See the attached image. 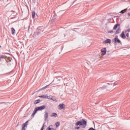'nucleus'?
<instances>
[{"label": "nucleus", "mask_w": 130, "mask_h": 130, "mask_svg": "<svg viewBox=\"0 0 130 130\" xmlns=\"http://www.w3.org/2000/svg\"><path fill=\"white\" fill-rule=\"evenodd\" d=\"M55 125L56 127H58V126L60 125V123L59 122H57L56 123H55Z\"/></svg>", "instance_id": "nucleus-17"}, {"label": "nucleus", "mask_w": 130, "mask_h": 130, "mask_svg": "<svg viewBox=\"0 0 130 130\" xmlns=\"http://www.w3.org/2000/svg\"><path fill=\"white\" fill-rule=\"evenodd\" d=\"M127 32H130V29H127Z\"/></svg>", "instance_id": "nucleus-35"}, {"label": "nucleus", "mask_w": 130, "mask_h": 130, "mask_svg": "<svg viewBox=\"0 0 130 130\" xmlns=\"http://www.w3.org/2000/svg\"><path fill=\"white\" fill-rule=\"evenodd\" d=\"M35 15H36V13H35V12H32V19H34V18H35Z\"/></svg>", "instance_id": "nucleus-19"}, {"label": "nucleus", "mask_w": 130, "mask_h": 130, "mask_svg": "<svg viewBox=\"0 0 130 130\" xmlns=\"http://www.w3.org/2000/svg\"><path fill=\"white\" fill-rule=\"evenodd\" d=\"M121 32V29H120V27L118 28L117 30L116 31L115 34H119Z\"/></svg>", "instance_id": "nucleus-12"}, {"label": "nucleus", "mask_w": 130, "mask_h": 130, "mask_svg": "<svg viewBox=\"0 0 130 130\" xmlns=\"http://www.w3.org/2000/svg\"><path fill=\"white\" fill-rule=\"evenodd\" d=\"M51 116V117H57V114L56 113H52Z\"/></svg>", "instance_id": "nucleus-13"}, {"label": "nucleus", "mask_w": 130, "mask_h": 130, "mask_svg": "<svg viewBox=\"0 0 130 130\" xmlns=\"http://www.w3.org/2000/svg\"><path fill=\"white\" fill-rule=\"evenodd\" d=\"M108 84V85H110V84H109V83H107Z\"/></svg>", "instance_id": "nucleus-38"}, {"label": "nucleus", "mask_w": 130, "mask_h": 130, "mask_svg": "<svg viewBox=\"0 0 130 130\" xmlns=\"http://www.w3.org/2000/svg\"><path fill=\"white\" fill-rule=\"evenodd\" d=\"M104 43H111V40L110 39H107L105 41L103 42Z\"/></svg>", "instance_id": "nucleus-7"}, {"label": "nucleus", "mask_w": 130, "mask_h": 130, "mask_svg": "<svg viewBox=\"0 0 130 130\" xmlns=\"http://www.w3.org/2000/svg\"><path fill=\"white\" fill-rule=\"evenodd\" d=\"M32 2L34 4H35V3L36 2V0H32Z\"/></svg>", "instance_id": "nucleus-33"}, {"label": "nucleus", "mask_w": 130, "mask_h": 130, "mask_svg": "<svg viewBox=\"0 0 130 130\" xmlns=\"http://www.w3.org/2000/svg\"><path fill=\"white\" fill-rule=\"evenodd\" d=\"M41 102V101L40 100H37L35 101L34 104H38V103H40Z\"/></svg>", "instance_id": "nucleus-16"}, {"label": "nucleus", "mask_w": 130, "mask_h": 130, "mask_svg": "<svg viewBox=\"0 0 130 130\" xmlns=\"http://www.w3.org/2000/svg\"><path fill=\"white\" fill-rule=\"evenodd\" d=\"M50 126H51V125H50V126L46 129V130H51V128H50Z\"/></svg>", "instance_id": "nucleus-27"}, {"label": "nucleus", "mask_w": 130, "mask_h": 130, "mask_svg": "<svg viewBox=\"0 0 130 130\" xmlns=\"http://www.w3.org/2000/svg\"><path fill=\"white\" fill-rule=\"evenodd\" d=\"M44 125H43L41 129V130H44Z\"/></svg>", "instance_id": "nucleus-31"}, {"label": "nucleus", "mask_w": 130, "mask_h": 130, "mask_svg": "<svg viewBox=\"0 0 130 130\" xmlns=\"http://www.w3.org/2000/svg\"><path fill=\"white\" fill-rule=\"evenodd\" d=\"M107 51V50H106V48H104L101 49V52H102V54H103V55H105L106 54Z\"/></svg>", "instance_id": "nucleus-5"}, {"label": "nucleus", "mask_w": 130, "mask_h": 130, "mask_svg": "<svg viewBox=\"0 0 130 130\" xmlns=\"http://www.w3.org/2000/svg\"><path fill=\"white\" fill-rule=\"evenodd\" d=\"M75 129H79V128H80V127H79V126H76V127H75Z\"/></svg>", "instance_id": "nucleus-29"}, {"label": "nucleus", "mask_w": 130, "mask_h": 130, "mask_svg": "<svg viewBox=\"0 0 130 130\" xmlns=\"http://www.w3.org/2000/svg\"><path fill=\"white\" fill-rule=\"evenodd\" d=\"M54 20H55V17H53V18L51 20V22H52V23H53V22H54Z\"/></svg>", "instance_id": "nucleus-25"}, {"label": "nucleus", "mask_w": 130, "mask_h": 130, "mask_svg": "<svg viewBox=\"0 0 130 130\" xmlns=\"http://www.w3.org/2000/svg\"><path fill=\"white\" fill-rule=\"evenodd\" d=\"M54 130V129H55L54 128H51V130Z\"/></svg>", "instance_id": "nucleus-36"}, {"label": "nucleus", "mask_w": 130, "mask_h": 130, "mask_svg": "<svg viewBox=\"0 0 130 130\" xmlns=\"http://www.w3.org/2000/svg\"><path fill=\"white\" fill-rule=\"evenodd\" d=\"M47 99H49V100H51V99H52V95L47 96Z\"/></svg>", "instance_id": "nucleus-20"}, {"label": "nucleus", "mask_w": 130, "mask_h": 130, "mask_svg": "<svg viewBox=\"0 0 130 130\" xmlns=\"http://www.w3.org/2000/svg\"><path fill=\"white\" fill-rule=\"evenodd\" d=\"M51 100H52V101H56V99L54 96H52V99H51Z\"/></svg>", "instance_id": "nucleus-23"}, {"label": "nucleus", "mask_w": 130, "mask_h": 130, "mask_svg": "<svg viewBox=\"0 0 130 130\" xmlns=\"http://www.w3.org/2000/svg\"><path fill=\"white\" fill-rule=\"evenodd\" d=\"M126 36L127 37H128V36H129L128 33H127V34H126Z\"/></svg>", "instance_id": "nucleus-34"}, {"label": "nucleus", "mask_w": 130, "mask_h": 130, "mask_svg": "<svg viewBox=\"0 0 130 130\" xmlns=\"http://www.w3.org/2000/svg\"><path fill=\"white\" fill-rule=\"evenodd\" d=\"M0 48H2V46H0Z\"/></svg>", "instance_id": "nucleus-39"}, {"label": "nucleus", "mask_w": 130, "mask_h": 130, "mask_svg": "<svg viewBox=\"0 0 130 130\" xmlns=\"http://www.w3.org/2000/svg\"><path fill=\"white\" fill-rule=\"evenodd\" d=\"M44 117H45V120H47L48 118V113H47V112H45Z\"/></svg>", "instance_id": "nucleus-9"}, {"label": "nucleus", "mask_w": 130, "mask_h": 130, "mask_svg": "<svg viewBox=\"0 0 130 130\" xmlns=\"http://www.w3.org/2000/svg\"><path fill=\"white\" fill-rule=\"evenodd\" d=\"M125 13V10H123L120 12V14H124Z\"/></svg>", "instance_id": "nucleus-22"}, {"label": "nucleus", "mask_w": 130, "mask_h": 130, "mask_svg": "<svg viewBox=\"0 0 130 130\" xmlns=\"http://www.w3.org/2000/svg\"><path fill=\"white\" fill-rule=\"evenodd\" d=\"M120 37L121 38H123V39H125L126 38V37L125 36V35L124 34V32L122 31L120 35Z\"/></svg>", "instance_id": "nucleus-8"}, {"label": "nucleus", "mask_w": 130, "mask_h": 130, "mask_svg": "<svg viewBox=\"0 0 130 130\" xmlns=\"http://www.w3.org/2000/svg\"><path fill=\"white\" fill-rule=\"evenodd\" d=\"M38 111V110H37V108H36L33 112L34 113L36 114V113Z\"/></svg>", "instance_id": "nucleus-24"}, {"label": "nucleus", "mask_w": 130, "mask_h": 130, "mask_svg": "<svg viewBox=\"0 0 130 130\" xmlns=\"http://www.w3.org/2000/svg\"><path fill=\"white\" fill-rule=\"evenodd\" d=\"M75 125H76V126H78L79 125L81 126L82 125V128H85L87 126V121H86L85 119H82V120L77 121L75 123Z\"/></svg>", "instance_id": "nucleus-1"}, {"label": "nucleus", "mask_w": 130, "mask_h": 130, "mask_svg": "<svg viewBox=\"0 0 130 130\" xmlns=\"http://www.w3.org/2000/svg\"><path fill=\"white\" fill-rule=\"evenodd\" d=\"M128 16H130V13H128Z\"/></svg>", "instance_id": "nucleus-37"}, {"label": "nucleus", "mask_w": 130, "mask_h": 130, "mask_svg": "<svg viewBox=\"0 0 130 130\" xmlns=\"http://www.w3.org/2000/svg\"><path fill=\"white\" fill-rule=\"evenodd\" d=\"M104 89H106V86H105L100 88V90H104Z\"/></svg>", "instance_id": "nucleus-21"}, {"label": "nucleus", "mask_w": 130, "mask_h": 130, "mask_svg": "<svg viewBox=\"0 0 130 130\" xmlns=\"http://www.w3.org/2000/svg\"><path fill=\"white\" fill-rule=\"evenodd\" d=\"M35 113H32V114H31V116H32V117H34V116L35 115Z\"/></svg>", "instance_id": "nucleus-30"}, {"label": "nucleus", "mask_w": 130, "mask_h": 130, "mask_svg": "<svg viewBox=\"0 0 130 130\" xmlns=\"http://www.w3.org/2000/svg\"><path fill=\"white\" fill-rule=\"evenodd\" d=\"M108 33H110L111 34H112V33H114V31H113V30H111V31H109Z\"/></svg>", "instance_id": "nucleus-28"}, {"label": "nucleus", "mask_w": 130, "mask_h": 130, "mask_svg": "<svg viewBox=\"0 0 130 130\" xmlns=\"http://www.w3.org/2000/svg\"><path fill=\"white\" fill-rule=\"evenodd\" d=\"M11 34H12V35H14L15 33H16V30H15V28H14V27H12L11 28Z\"/></svg>", "instance_id": "nucleus-10"}, {"label": "nucleus", "mask_w": 130, "mask_h": 130, "mask_svg": "<svg viewBox=\"0 0 130 130\" xmlns=\"http://www.w3.org/2000/svg\"><path fill=\"white\" fill-rule=\"evenodd\" d=\"M2 58H4V59H6V58H7V56L4 55H1L0 56V60H2Z\"/></svg>", "instance_id": "nucleus-15"}, {"label": "nucleus", "mask_w": 130, "mask_h": 130, "mask_svg": "<svg viewBox=\"0 0 130 130\" xmlns=\"http://www.w3.org/2000/svg\"><path fill=\"white\" fill-rule=\"evenodd\" d=\"M118 26H120V24L119 23H117L114 26V27L113 28V30H115L117 28V27H118Z\"/></svg>", "instance_id": "nucleus-11"}, {"label": "nucleus", "mask_w": 130, "mask_h": 130, "mask_svg": "<svg viewBox=\"0 0 130 130\" xmlns=\"http://www.w3.org/2000/svg\"><path fill=\"white\" fill-rule=\"evenodd\" d=\"M3 104V103H0V104Z\"/></svg>", "instance_id": "nucleus-40"}, {"label": "nucleus", "mask_w": 130, "mask_h": 130, "mask_svg": "<svg viewBox=\"0 0 130 130\" xmlns=\"http://www.w3.org/2000/svg\"><path fill=\"white\" fill-rule=\"evenodd\" d=\"M46 107L45 106H42L41 107H37L36 108L38 111H39V110H43V109H45Z\"/></svg>", "instance_id": "nucleus-6"}, {"label": "nucleus", "mask_w": 130, "mask_h": 130, "mask_svg": "<svg viewBox=\"0 0 130 130\" xmlns=\"http://www.w3.org/2000/svg\"><path fill=\"white\" fill-rule=\"evenodd\" d=\"M64 107H66V105H64V104H60L58 105V109L59 110H61V109H63Z\"/></svg>", "instance_id": "nucleus-4"}, {"label": "nucleus", "mask_w": 130, "mask_h": 130, "mask_svg": "<svg viewBox=\"0 0 130 130\" xmlns=\"http://www.w3.org/2000/svg\"><path fill=\"white\" fill-rule=\"evenodd\" d=\"M113 42L115 43H121V42L120 41V40L116 37L114 39V41L113 40Z\"/></svg>", "instance_id": "nucleus-3"}, {"label": "nucleus", "mask_w": 130, "mask_h": 130, "mask_svg": "<svg viewBox=\"0 0 130 130\" xmlns=\"http://www.w3.org/2000/svg\"><path fill=\"white\" fill-rule=\"evenodd\" d=\"M48 86H49V85H47V86H45V87H44L41 88V89H40V91H42L43 90H44V89H46V88H47V87H48Z\"/></svg>", "instance_id": "nucleus-18"}, {"label": "nucleus", "mask_w": 130, "mask_h": 130, "mask_svg": "<svg viewBox=\"0 0 130 130\" xmlns=\"http://www.w3.org/2000/svg\"><path fill=\"white\" fill-rule=\"evenodd\" d=\"M40 98H44V99H47V95H42L39 96Z\"/></svg>", "instance_id": "nucleus-14"}, {"label": "nucleus", "mask_w": 130, "mask_h": 130, "mask_svg": "<svg viewBox=\"0 0 130 130\" xmlns=\"http://www.w3.org/2000/svg\"><path fill=\"white\" fill-rule=\"evenodd\" d=\"M27 122H28V121H27L25 123H23V126L26 127V125L28 124Z\"/></svg>", "instance_id": "nucleus-26"}, {"label": "nucleus", "mask_w": 130, "mask_h": 130, "mask_svg": "<svg viewBox=\"0 0 130 130\" xmlns=\"http://www.w3.org/2000/svg\"><path fill=\"white\" fill-rule=\"evenodd\" d=\"M43 32L44 33H45V31H44V27L43 26H40L38 27L36 30V32L38 34V35L41 34V33Z\"/></svg>", "instance_id": "nucleus-2"}, {"label": "nucleus", "mask_w": 130, "mask_h": 130, "mask_svg": "<svg viewBox=\"0 0 130 130\" xmlns=\"http://www.w3.org/2000/svg\"><path fill=\"white\" fill-rule=\"evenodd\" d=\"M25 126H23V127H22V129H21V130H25Z\"/></svg>", "instance_id": "nucleus-32"}]
</instances>
